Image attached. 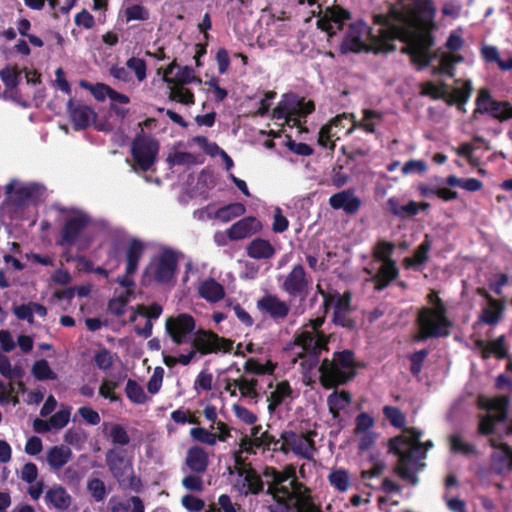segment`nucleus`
<instances>
[{"instance_id": "8", "label": "nucleus", "mask_w": 512, "mask_h": 512, "mask_svg": "<svg viewBox=\"0 0 512 512\" xmlns=\"http://www.w3.org/2000/svg\"><path fill=\"white\" fill-rule=\"evenodd\" d=\"M178 268V255L171 248L163 249L154 257L145 270V276L151 275L157 284H168L174 278Z\"/></svg>"}, {"instance_id": "28", "label": "nucleus", "mask_w": 512, "mask_h": 512, "mask_svg": "<svg viewBox=\"0 0 512 512\" xmlns=\"http://www.w3.org/2000/svg\"><path fill=\"white\" fill-rule=\"evenodd\" d=\"M107 463L114 477L121 485H126L132 476V467L128 460L121 457L116 451L107 454Z\"/></svg>"}, {"instance_id": "11", "label": "nucleus", "mask_w": 512, "mask_h": 512, "mask_svg": "<svg viewBox=\"0 0 512 512\" xmlns=\"http://www.w3.org/2000/svg\"><path fill=\"white\" fill-rule=\"evenodd\" d=\"M476 108L473 111V117L477 114H488L499 122H505L512 119V104L508 101H499L492 98L491 92L487 88H481L475 100Z\"/></svg>"}, {"instance_id": "32", "label": "nucleus", "mask_w": 512, "mask_h": 512, "mask_svg": "<svg viewBox=\"0 0 512 512\" xmlns=\"http://www.w3.org/2000/svg\"><path fill=\"white\" fill-rule=\"evenodd\" d=\"M316 432H309L307 435H293L290 439V446L292 450L307 459H310L314 454V444L312 436H315Z\"/></svg>"}, {"instance_id": "57", "label": "nucleus", "mask_w": 512, "mask_h": 512, "mask_svg": "<svg viewBox=\"0 0 512 512\" xmlns=\"http://www.w3.org/2000/svg\"><path fill=\"white\" fill-rule=\"evenodd\" d=\"M169 98L171 100H176L185 105L194 104L195 98L194 94L190 89L183 87H175L171 90Z\"/></svg>"}, {"instance_id": "39", "label": "nucleus", "mask_w": 512, "mask_h": 512, "mask_svg": "<svg viewBox=\"0 0 512 512\" xmlns=\"http://www.w3.org/2000/svg\"><path fill=\"white\" fill-rule=\"evenodd\" d=\"M296 94L295 93H287L284 94L283 99L278 103V105L273 109L272 117L277 120H282L288 118L289 115H292L291 110H295L297 107Z\"/></svg>"}, {"instance_id": "49", "label": "nucleus", "mask_w": 512, "mask_h": 512, "mask_svg": "<svg viewBox=\"0 0 512 512\" xmlns=\"http://www.w3.org/2000/svg\"><path fill=\"white\" fill-rule=\"evenodd\" d=\"M447 87L448 85L445 82H441L440 86H437L434 82L427 81L422 84L420 94L429 96L434 100L441 99L444 101Z\"/></svg>"}, {"instance_id": "10", "label": "nucleus", "mask_w": 512, "mask_h": 512, "mask_svg": "<svg viewBox=\"0 0 512 512\" xmlns=\"http://www.w3.org/2000/svg\"><path fill=\"white\" fill-rule=\"evenodd\" d=\"M159 143L151 135L143 131L138 133L131 144V154L135 164L143 171H149L156 162Z\"/></svg>"}, {"instance_id": "41", "label": "nucleus", "mask_w": 512, "mask_h": 512, "mask_svg": "<svg viewBox=\"0 0 512 512\" xmlns=\"http://www.w3.org/2000/svg\"><path fill=\"white\" fill-rule=\"evenodd\" d=\"M69 418H35L34 430L38 433L57 432L68 424Z\"/></svg>"}, {"instance_id": "64", "label": "nucleus", "mask_w": 512, "mask_h": 512, "mask_svg": "<svg viewBox=\"0 0 512 512\" xmlns=\"http://www.w3.org/2000/svg\"><path fill=\"white\" fill-rule=\"evenodd\" d=\"M494 387L503 392V395L512 396V379L506 374L502 373L496 377Z\"/></svg>"}, {"instance_id": "16", "label": "nucleus", "mask_w": 512, "mask_h": 512, "mask_svg": "<svg viewBox=\"0 0 512 512\" xmlns=\"http://www.w3.org/2000/svg\"><path fill=\"white\" fill-rule=\"evenodd\" d=\"M195 327V319L187 313H180L175 317H169L165 323L166 332L176 345L187 343Z\"/></svg>"}, {"instance_id": "63", "label": "nucleus", "mask_w": 512, "mask_h": 512, "mask_svg": "<svg viewBox=\"0 0 512 512\" xmlns=\"http://www.w3.org/2000/svg\"><path fill=\"white\" fill-rule=\"evenodd\" d=\"M128 301L125 297L113 298L108 303V310L111 314L120 317L125 314Z\"/></svg>"}, {"instance_id": "45", "label": "nucleus", "mask_w": 512, "mask_h": 512, "mask_svg": "<svg viewBox=\"0 0 512 512\" xmlns=\"http://www.w3.org/2000/svg\"><path fill=\"white\" fill-rule=\"evenodd\" d=\"M341 118L339 116H336L334 119H332L330 124H326L322 126L318 133V144L323 148H328L330 151H334L335 149V143L332 141V137L334 136L332 134V126H338L340 125Z\"/></svg>"}, {"instance_id": "61", "label": "nucleus", "mask_w": 512, "mask_h": 512, "mask_svg": "<svg viewBox=\"0 0 512 512\" xmlns=\"http://www.w3.org/2000/svg\"><path fill=\"white\" fill-rule=\"evenodd\" d=\"M286 146L291 152L300 156H310L314 152L310 145L306 143H297L290 136H288Z\"/></svg>"}, {"instance_id": "44", "label": "nucleus", "mask_w": 512, "mask_h": 512, "mask_svg": "<svg viewBox=\"0 0 512 512\" xmlns=\"http://www.w3.org/2000/svg\"><path fill=\"white\" fill-rule=\"evenodd\" d=\"M351 402V395L347 391L333 392L328 397L329 410L332 416H339V411L348 406Z\"/></svg>"}, {"instance_id": "2", "label": "nucleus", "mask_w": 512, "mask_h": 512, "mask_svg": "<svg viewBox=\"0 0 512 512\" xmlns=\"http://www.w3.org/2000/svg\"><path fill=\"white\" fill-rule=\"evenodd\" d=\"M377 34L362 21L358 20L349 25V28L340 44L341 54L373 52L375 54L387 53L396 49L392 41L398 39L392 23L378 24Z\"/></svg>"}, {"instance_id": "7", "label": "nucleus", "mask_w": 512, "mask_h": 512, "mask_svg": "<svg viewBox=\"0 0 512 512\" xmlns=\"http://www.w3.org/2000/svg\"><path fill=\"white\" fill-rule=\"evenodd\" d=\"M232 370V366L223 371L217 378L216 385L218 388H223L231 396H240L247 400L248 403H257L262 394H266V390L260 385V381L256 377H248L245 374H240V369L236 368L239 374L236 378L227 377L224 374Z\"/></svg>"}, {"instance_id": "27", "label": "nucleus", "mask_w": 512, "mask_h": 512, "mask_svg": "<svg viewBox=\"0 0 512 512\" xmlns=\"http://www.w3.org/2000/svg\"><path fill=\"white\" fill-rule=\"evenodd\" d=\"M190 434L194 439L211 445L217 440H224L228 435V428L220 421H213L210 429L192 428Z\"/></svg>"}, {"instance_id": "4", "label": "nucleus", "mask_w": 512, "mask_h": 512, "mask_svg": "<svg viewBox=\"0 0 512 512\" xmlns=\"http://www.w3.org/2000/svg\"><path fill=\"white\" fill-rule=\"evenodd\" d=\"M356 368L355 355L352 350L335 352L332 360L324 359L318 368L320 382L327 389L346 384L356 376Z\"/></svg>"}, {"instance_id": "24", "label": "nucleus", "mask_w": 512, "mask_h": 512, "mask_svg": "<svg viewBox=\"0 0 512 512\" xmlns=\"http://www.w3.org/2000/svg\"><path fill=\"white\" fill-rule=\"evenodd\" d=\"M263 483L259 476L250 468L243 466L239 468L234 487L241 494L258 493L262 489Z\"/></svg>"}, {"instance_id": "12", "label": "nucleus", "mask_w": 512, "mask_h": 512, "mask_svg": "<svg viewBox=\"0 0 512 512\" xmlns=\"http://www.w3.org/2000/svg\"><path fill=\"white\" fill-rule=\"evenodd\" d=\"M233 343L230 339L220 337L217 333L204 329L196 331L191 342L195 352L201 355L230 352L233 348Z\"/></svg>"}, {"instance_id": "62", "label": "nucleus", "mask_w": 512, "mask_h": 512, "mask_svg": "<svg viewBox=\"0 0 512 512\" xmlns=\"http://www.w3.org/2000/svg\"><path fill=\"white\" fill-rule=\"evenodd\" d=\"M117 387L118 384L116 382L111 380H103L99 388V394L112 402L117 401L120 399V397L114 392Z\"/></svg>"}, {"instance_id": "15", "label": "nucleus", "mask_w": 512, "mask_h": 512, "mask_svg": "<svg viewBox=\"0 0 512 512\" xmlns=\"http://www.w3.org/2000/svg\"><path fill=\"white\" fill-rule=\"evenodd\" d=\"M319 14L322 13L321 6H318ZM351 19V13L338 6L327 7L322 15L318 16L317 28L325 31L329 37L336 35L337 31L342 30L344 22Z\"/></svg>"}, {"instance_id": "1", "label": "nucleus", "mask_w": 512, "mask_h": 512, "mask_svg": "<svg viewBox=\"0 0 512 512\" xmlns=\"http://www.w3.org/2000/svg\"><path fill=\"white\" fill-rule=\"evenodd\" d=\"M267 492L287 509L295 512H321L311 499L309 490L297 482L295 468L286 466L282 471L267 467L263 471Z\"/></svg>"}, {"instance_id": "33", "label": "nucleus", "mask_w": 512, "mask_h": 512, "mask_svg": "<svg viewBox=\"0 0 512 512\" xmlns=\"http://www.w3.org/2000/svg\"><path fill=\"white\" fill-rule=\"evenodd\" d=\"M47 463L53 470H59L72 458V451L64 445L54 446L46 453Z\"/></svg>"}, {"instance_id": "21", "label": "nucleus", "mask_w": 512, "mask_h": 512, "mask_svg": "<svg viewBox=\"0 0 512 512\" xmlns=\"http://www.w3.org/2000/svg\"><path fill=\"white\" fill-rule=\"evenodd\" d=\"M67 113L76 131L86 129L96 118V113L91 107L76 103L73 99L67 101Z\"/></svg>"}, {"instance_id": "52", "label": "nucleus", "mask_w": 512, "mask_h": 512, "mask_svg": "<svg viewBox=\"0 0 512 512\" xmlns=\"http://www.w3.org/2000/svg\"><path fill=\"white\" fill-rule=\"evenodd\" d=\"M356 433L357 435H363L360 440V448L366 449L372 441V437L367 433L368 429L373 425V418H357Z\"/></svg>"}, {"instance_id": "54", "label": "nucleus", "mask_w": 512, "mask_h": 512, "mask_svg": "<svg viewBox=\"0 0 512 512\" xmlns=\"http://www.w3.org/2000/svg\"><path fill=\"white\" fill-rule=\"evenodd\" d=\"M335 295V300L332 303L331 307L334 308V312H351V300L352 294L350 291H345L343 294L335 291L333 293Z\"/></svg>"}, {"instance_id": "3", "label": "nucleus", "mask_w": 512, "mask_h": 512, "mask_svg": "<svg viewBox=\"0 0 512 512\" xmlns=\"http://www.w3.org/2000/svg\"><path fill=\"white\" fill-rule=\"evenodd\" d=\"M422 433L414 428H406L402 434L390 441V449L398 456L397 471L399 476L415 485L418 482L416 474L423 469L422 462L427 451L433 446L432 441L420 440Z\"/></svg>"}, {"instance_id": "56", "label": "nucleus", "mask_w": 512, "mask_h": 512, "mask_svg": "<svg viewBox=\"0 0 512 512\" xmlns=\"http://www.w3.org/2000/svg\"><path fill=\"white\" fill-rule=\"evenodd\" d=\"M0 78L9 90L16 88L19 84V72L15 67L6 66L0 70Z\"/></svg>"}, {"instance_id": "14", "label": "nucleus", "mask_w": 512, "mask_h": 512, "mask_svg": "<svg viewBox=\"0 0 512 512\" xmlns=\"http://www.w3.org/2000/svg\"><path fill=\"white\" fill-rule=\"evenodd\" d=\"M144 250L145 245L141 240L132 238L129 241L125 250V275L119 276L117 278V283L120 286L130 289L135 285L134 281L131 279V276L137 272L139 262L144 254Z\"/></svg>"}, {"instance_id": "30", "label": "nucleus", "mask_w": 512, "mask_h": 512, "mask_svg": "<svg viewBox=\"0 0 512 512\" xmlns=\"http://www.w3.org/2000/svg\"><path fill=\"white\" fill-rule=\"evenodd\" d=\"M455 82L457 84L462 83V86L454 88L451 92L446 90L444 102L449 106H454V104H466L473 92L471 80L457 79Z\"/></svg>"}, {"instance_id": "43", "label": "nucleus", "mask_w": 512, "mask_h": 512, "mask_svg": "<svg viewBox=\"0 0 512 512\" xmlns=\"http://www.w3.org/2000/svg\"><path fill=\"white\" fill-rule=\"evenodd\" d=\"M395 249L396 245L393 242L379 240L373 248L374 262H396L394 259H392V255Z\"/></svg>"}, {"instance_id": "9", "label": "nucleus", "mask_w": 512, "mask_h": 512, "mask_svg": "<svg viewBox=\"0 0 512 512\" xmlns=\"http://www.w3.org/2000/svg\"><path fill=\"white\" fill-rule=\"evenodd\" d=\"M90 224L91 217L89 214L83 211L74 212L72 216L65 219L57 244L61 247H71L79 243L81 248H86L89 245V241H86L83 245L82 237Z\"/></svg>"}, {"instance_id": "60", "label": "nucleus", "mask_w": 512, "mask_h": 512, "mask_svg": "<svg viewBox=\"0 0 512 512\" xmlns=\"http://www.w3.org/2000/svg\"><path fill=\"white\" fill-rule=\"evenodd\" d=\"M94 361L101 370H109L113 365V358L109 350L103 348L96 352Z\"/></svg>"}, {"instance_id": "58", "label": "nucleus", "mask_w": 512, "mask_h": 512, "mask_svg": "<svg viewBox=\"0 0 512 512\" xmlns=\"http://www.w3.org/2000/svg\"><path fill=\"white\" fill-rule=\"evenodd\" d=\"M127 68L135 72L138 81L142 82L146 79V62L137 57H131L126 62Z\"/></svg>"}, {"instance_id": "40", "label": "nucleus", "mask_w": 512, "mask_h": 512, "mask_svg": "<svg viewBox=\"0 0 512 512\" xmlns=\"http://www.w3.org/2000/svg\"><path fill=\"white\" fill-rule=\"evenodd\" d=\"M383 114L373 109H364L363 117L360 121H353V128H360L367 133H375L376 122L375 120L382 121Z\"/></svg>"}, {"instance_id": "22", "label": "nucleus", "mask_w": 512, "mask_h": 512, "mask_svg": "<svg viewBox=\"0 0 512 512\" xmlns=\"http://www.w3.org/2000/svg\"><path fill=\"white\" fill-rule=\"evenodd\" d=\"M329 205L334 210H343L348 215H353L361 207V199L354 194L352 189L342 190L330 196Z\"/></svg>"}, {"instance_id": "26", "label": "nucleus", "mask_w": 512, "mask_h": 512, "mask_svg": "<svg viewBox=\"0 0 512 512\" xmlns=\"http://www.w3.org/2000/svg\"><path fill=\"white\" fill-rule=\"evenodd\" d=\"M260 311L268 314L272 319H284L288 316L290 308L286 302L280 300L276 295H265L257 301Z\"/></svg>"}, {"instance_id": "53", "label": "nucleus", "mask_w": 512, "mask_h": 512, "mask_svg": "<svg viewBox=\"0 0 512 512\" xmlns=\"http://www.w3.org/2000/svg\"><path fill=\"white\" fill-rule=\"evenodd\" d=\"M463 60L461 55L444 54L440 59V66L438 72L446 74L450 77H454L455 69L454 65Z\"/></svg>"}, {"instance_id": "20", "label": "nucleus", "mask_w": 512, "mask_h": 512, "mask_svg": "<svg viewBox=\"0 0 512 512\" xmlns=\"http://www.w3.org/2000/svg\"><path fill=\"white\" fill-rule=\"evenodd\" d=\"M510 403L511 397L503 394L493 397L480 394L476 399L477 407L487 413L485 416H508Z\"/></svg>"}, {"instance_id": "31", "label": "nucleus", "mask_w": 512, "mask_h": 512, "mask_svg": "<svg viewBox=\"0 0 512 512\" xmlns=\"http://www.w3.org/2000/svg\"><path fill=\"white\" fill-rule=\"evenodd\" d=\"M246 253L250 258L262 260L273 258L276 250L268 240L255 238L247 245Z\"/></svg>"}, {"instance_id": "50", "label": "nucleus", "mask_w": 512, "mask_h": 512, "mask_svg": "<svg viewBox=\"0 0 512 512\" xmlns=\"http://www.w3.org/2000/svg\"><path fill=\"white\" fill-rule=\"evenodd\" d=\"M33 376L39 380H54L56 374L52 371L49 363L45 359L37 360L32 367Z\"/></svg>"}, {"instance_id": "37", "label": "nucleus", "mask_w": 512, "mask_h": 512, "mask_svg": "<svg viewBox=\"0 0 512 512\" xmlns=\"http://www.w3.org/2000/svg\"><path fill=\"white\" fill-rule=\"evenodd\" d=\"M45 500L48 505L60 510L67 509L71 504L70 495L60 486L49 489L45 495Z\"/></svg>"}, {"instance_id": "36", "label": "nucleus", "mask_w": 512, "mask_h": 512, "mask_svg": "<svg viewBox=\"0 0 512 512\" xmlns=\"http://www.w3.org/2000/svg\"><path fill=\"white\" fill-rule=\"evenodd\" d=\"M388 210L396 217L405 219L418 214L417 203L410 200L407 204H401L398 199L392 197L387 200Z\"/></svg>"}, {"instance_id": "46", "label": "nucleus", "mask_w": 512, "mask_h": 512, "mask_svg": "<svg viewBox=\"0 0 512 512\" xmlns=\"http://www.w3.org/2000/svg\"><path fill=\"white\" fill-rule=\"evenodd\" d=\"M328 481L339 492L347 491L351 484L348 472L343 469H333L328 475Z\"/></svg>"}, {"instance_id": "6", "label": "nucleus", "mask_w": 512, "mask_h": 512, "mask_svg": "<svg viewBox=\"0 0 512 512\" xmlns=\"http://www.w3.org/2000/svg\"><path fill=\"white\" fill-rule=\"evenodd\" d=\"M418 331L414 336L416 342L425 341L431 338H444L450 335L452 322L447 313L431 310L429 307H422L416 316Z\"/></svg>"}, {"instance_id": "5", "label": "nucleus", "mask_w": 512, "mask_h": 512, "mask_svg": "<svg viewBox=\"0 0 512 512\" xmlns=\"http://www.w3.org/2000/svg\"><path fill=\"white\" fill-rule=\"evenodd\" d=\"M507 418H482L479 431L490 437L491 446L495 449L492 459L498 470L512 468V450L499 441L504 434L511 431Z\"/></svg>"}, {"instance_id": "55", "label": "nucleus", "mask_w": 512, "mask_h": 512, "mask_svg": "<svg viewBox=\"0 0 512 512\" xmlns=\"http://www.w3.org/2000/svg\"><path fill=\"white\" fill-rule=\"evenodd\" d=\"M295 102L298 104L295 110L292 111V115H298L302 119H306V117L312 114L315 111V103L312 100L305 101L304 97H299L296 94ZM306 123V120L303 121Z\"/></svg>"}, {"instance_id": "18", "label": "nucleus", "mask_w": 512, "mask_h": 512, "mask_svg": "<svg viewBox=\"0 0 512 512\" xmlns=\"http://www.w3.org/2000/svg\"><path fill=\"white\" fill-rule=\"evenodd\" d=\"M474 350L479 353L483 360L495 357L498 360L509 358V348L506 344V336L500 335L496 339L486 342L483 339L473 341Z\"/></svg>"}, {"instance_id": "42", "label": "nucleus", "mask_w": 512, "mask_h": 512, "mask_svg": "<svg viewBox=\"0 0 512 512\" xmlns=\"http://www.w3.org/2000/svg\"><path fill=\"white\" fill-rule=\"evenodd\" d=\"M200 295L208 301L217 302L225 296V292L220 283L214 279H209L200 286Z\"/></svg>"}, {"instance_id": "19", "label": "nucleus", "mask_w": 512, "mask_h": 512, "mask_svg": "<svg viewBox=\"0 0 512 512\" xmlns=\"http://www.w3.org/2000/svg\"><path fill=\"white\" fill-rule=\"evenodd\" d=\"M363 271L370 275L369 281L374 284L376 291H383L399 276L396 262L381 263L375 273L373 267H365Z\"/></svg>"}, {"instance_id": "38", "label": "nucleus", "mask_w": 512, "mask_h": 512, "mask_svg": "<svg viewBox=\"0 0 512 512\" xmlns=\"http://www.w3.org/2000/svg\"><path fill=\"white\" fill-rule=\"evenodd\" d=\"M186 464L194 472H204L208 465L207 453L199 447L190 448L187 452Z\"/></svg>"}, {"instance_id": "29", "label": "nucleus", "mask_w": 512, "mask_h": 512, "mask_svg": "<svg viewBox=\"0 0 512 512\" xmlns=\"http://www.w3.org/2000/svg\"><path fill=\"white\" fill-rule=\"evenodd\" d=\"M35 185L21 186L14 190V182H10L5 187V193L16 209L24 208L27 203L36 195Z\"/></svg>"}, {"instance_id": "35", "label": "nucleus", "mask_w": 512, "mask_h": 512, "mask_svg": "<svg viewBox=\"0 0 512 512\" xmlns=\"http://www.w3.org/2000/svg\"><path fill=\"white\" fill-rule=\"evenodd\" d=\"M291 387L288 381L277 383L275 389L266 397L269 413H274L275 409L281 405L284 400L291 395Z\"/></svg>"}, {"instance_id": "47", "label": "nucleus", "mask_w": 512, "mask_h": 512, "mask_svg": "<svg viewBox=\"0 0 512 512\" xmlns=\"http://www.w3.org/2000/svg\"><path fill=\"white\" fill-rule=\"evenodd\" d=\"M245 212V205L236 202L220 207L216 211V217L223 222H229L236 217L242 216Z\"/></svg>"}, {"instance_id": "13", "label": "nucleus", "mask_w": 512, "mask_h": 512, "mask_svg": "<svg viewBox=\"0 0 512 512\" xmlns=\"http://www.w3.org/2000/svg\"><path fill=\"white\" fill-rule=\"evenodd\" d=\"M311 280L302 264H295L283 278L281 289L292 298L305 299L310 290Z\"/></svg>"}, {"instance_id": "17", "label": "nucleus", "mask_w": 512, "mask_h": 512, "mask_svg": "<svg viewBox=\"0 0 512 512\" xmlns=\"http://www.w3.org/2000/svg\"><path fill=\"white\" fill-rule=\"evenodd\" d=\"M478 294L486 299L487 305L482 308L476 324L497 325L505 312V301L495 299L484 288L478 290Z\"/></svg>"}, {"instance_id": "23", "label": "nucleus", "mask_w": 512, "mask_h": 512, "mask_svg": "<svg viewBox=\"0 0 512 512\" xmlns=\"http://www.w3.org/2000/svg\"><path fill=\"white\" fill-rule=\"evenodd\" d=\"M261 229V222L256 217L248 216L235 222L227 230V237L231 241L242 240L258 233Z\"/></svg>"}, {"instance_id": "34", "label": "nucleus", "mask_w": 512, "mask_h": 512, "mask_svg": "<svg viewBox=\"0 0 512 512\" xmlns=\"http://www.w3.org/2000/svg\"><path fill=\"white\" fill-rule=\"evenodd\" d=\"M432 242L428 234L425 235L423 242L417 247L412 257H406L403 265L406 269L423 265L428 261V254L431 249Z\"/></svg>"}, {"instance_id": "48", "label": "nucleus", "mask_w": 512, "mask_h": 512, "mask_svg": "<svg viewBox=\"0 0 512 512\" xmlns=\"http://www.w3.org/2000/svg\"><path fill=\"white\" fill-rule=\"evenodd\" d=\"M125 393L127 398L136 404H143L147 400L143 387L133 379H128Z\"/></svg>"}, {"instance_id": "59", "label": "nucleus", "mask_w": 512, "mask_h": 512, "mask_svg": "<svg viewBox=\"0 0 512 512\" xmlns=\"http://www.w3.org/2000/svg\"><path fill=\"white\" fill-rule=\"evenodd\" d=\"M428 350L422 349L409 355L410 360V371L414 376H417L422 369V365L428 356Z\"/></svg>"}, {"instance_id": "25", "label": "nucleus", "mask_w": 512, "mask_h": 512, "mask_svg": "<svg viewBox=\"0 0 512 512\" xmlns=\"http://www.w3.org/2000/svg\"><path fill=\"white\" fill-rule=\"evenodd\" d=\"M277 364L271 360L266 363H261L255 358H249L244 363V374L248 377H265L267 381V388L273 387V375Z\"/></svg>"}, {"instance_id": "51", "label": "nucleus", "mask_w": 512, "mask_h": 512, "mask_svg": "<svg viewBox=\"0 0 512 512\" xmlns=\"http://www.w3.org/2000/svg\"><path fill=\"white\" fill-rule=\"evenodd\" d=\"M124 16L127 23L134 20L147 21L150 17V13L143 5L133 4L125 9Z\"/></svg>"}]
</instances>
